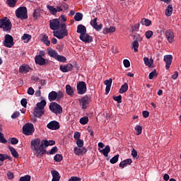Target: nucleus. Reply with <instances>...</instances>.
<instances>
[{"label": "nucleus", "mask_w": 181, "mask_h": 181, "mask_svg": "<svg viewBox=\"0 0 181 181\" xmlns=\"http://www.w3.org/2000/svg\"><path fill=\"white\" fill-rule=\"evenodd\" d=\"M113 100H115V101H117L118 103H122V96H121V95H119L118 96H115L113 97Z\"/></svg>", "instance_id": "nucleus-51"}, {"label": "nucleus", "mask_w": 181, "mask_h": 181, "mask_svg": "<svg viewBox=\"0 0 181 181\" xmlns=\"http://www.w3.org/2000/svg\"><path fill=\"white\" fill-rule=\"evenodd\" d=\"M48 54L49 56H50V57H53L54 59H56L58 54H57V51L54 50L52 48H49L48 49Z\"/></svg>", "instance_id": "nucleus-35"}, {"label": "nucleus", "mask_w": 181, "mask_h": 181, "mask_svg": "<svg viewBox=\"0 0 181 181\" xmlns=\"http://www.w3.org/2000/svg\"><path fill=\"white\" fill-rule=\"evenodd\" d=\"M7 177L9 180H12V179H13V177H15V175H13V173L8 171L7 173Z\"/></svg>", "instance_id": "nucleus-54"}, {"label": "nucleus", "mask_w": 181, "mask_h": 181, "mask_svg": "<svg viewBox=\"0 0 181 181\" xmlns=\"http://www.w3.org/2000/svg\"><path fill=\"white\" fill-rule=\"evenodd\" d=\"M4 46L6 47L11 48L12 46H13L14 42H13V37H12L9 34H6L4 37V41L3 42Z\"/></svg>", "instance_id": "nucleus-8"}, {"label": "nucleus", "mask_w": 181, "mask_h": 181, "mask_svg": "<svg viewBox=\"0 0 181 181\" xmlns=\"http://www.w3.org/2000/svg\"><path fill=\"white\" fill-rule=\"evenodd\" d=\"M15 13L16 18H18V19H28V8L25 6L17 8Z\"/></svg>", "instance_id": "nucleus-4"}, {"label": "nucleus", "mask_w": 181, "mask_h": 181, "mask_svg": "<svg viewBox=\"0 0 181 181\" xmlns=\"http://www.w3.org/2000/svg\"><path fill=\"white\" fill-rule=\"evenodd\" d=\"M105 86H106L105 88V94H109L110 91L111 90V86H112V78L107 79L104 81Z\"/></svg>", "instance_id": "nucleus-18"}, {"label": "nucleus", "mask_w": 181, "mask_h": 181, "mask_svg": "<svg viewBox=\"0 0 181 181\" xmlns=\"http://www.w3.org/2000/svg\"><path fill=\"white\" fill-rule=\"evenodd\" d=\"M16 2H18V0H7L6 4H8V6H11V8H13L15 5H16Z\"/></svg>", "instance_id": "nucleus-44"}, {"label": "nucleus", "mask_w": 181, "mask_h": 181, "mask_svg": "<svg viewBox=\"0 0 181 181\" xmlns=\"http://www.w3.org/2000/svg\"><path fill=\"white\" fill-rule=\"evenodd\" d=\"M7 141L5 139V137H4V134L2 132H0V143L1 144H6Z\"/></svg>", "instance_id": "nucleus-53"}, {"label": "nucleus", "mask_w": 181, "mask_h": 181, "mask_svg": "<svg viewBox=\"0 0 181 181\" xmlns=\"http://www.w3.org/2000/svg\"><path fill=\"white\" fill-rule=\"evenodd\" d=\"M47 8L49 11V12H50V13H52V15H57V8H54V6L47 5Z\"/></svg>", "instance_id": "nucleus-37"}, {"label": "nucleus", "mask_w": 181, "mask_h": 181, "mask_svg": "<svg viewBox=\"0 0 181 181\" xmlns=\"http://www.w3.org/2000/svg\"><path fill=\"white\" fill-rule=\"evenodd\" d=\"M156 76H158V74H156V70H153L149 74L148 78L149 80H152Z\"/></svg>", "instance_id": "nucleus-48"}, {"label": "nucleus", "mask_w": 181, "mask_h": 181, "mask_svg": "<svg viewBox=\"0 0 181 181\" xmlns=\"http://www.w3.org/2000/svg\"><path fill=\"white\" fill-rule=\"evenodd\" d=\"M79 103L82 106L83 110H86L88 107V104H90V100L88 97L85 96L79 99Z\"/></svg>", "instance_id": "nucleus-13"}, {"label": "nucleus", "mask_w": 181, "mask_h": 181, "mask_svg": "<svg viewBox=\"0 0 181 181\" xmlns=\"http://www.w3.org/2000/svg\"><path fill=\"white\" fill-rule=\"evenodd\" d=\"M119 158V154L115 156L112 158L110 159V163H112V165H114V163H117L118 162Z\"/></svg>", "instance_id": "nucleus-45"}, {"label": "nucleus", "mask_w": 181, "mask_h": 181, "mask_svg": "<svg viewBox=\"0 0 181 181\" xmlns=\"http://www.w3.org/2000/svg\"><path fill=\"white\" fill-rule=\"evenodd\" d=\"M19 115H21V113L19 112H16L11 115V118L13 119H16Z\"/></svg>", "instance_id": "nucleus-57"}, {"label": "nucleus", "mask_w": 181, "mask_h": 181, "mask_svg": "<svg viewBox=\"0 0 181 181\" xmlns=\"http://www.w3.org/2000/svg\"><path fill=\"white\" fill-rule=\"evenodd\" d=\"M59 69L63 73H69V71H71L73 70V65L71 64L61 65Z\"/></svg>", "instance_id": "nucleus-16"}, {"label": "nucleus", "mask_w": 181, "mask_h": 181, "mask_svg": "<svg viewBox=\"0 0 181 181\" xmlns=\"http://www.w3.org/2000/svg\"><path fill=\"white\" fill-rule=\"evenodd\" d=\"M135 129L137 132L136 135H141L142 134V127L137 125L136 126Z\"/></svg>", "instance_id": "nucleus-52"}, {"label": "nucleus", "mask_w": 181, "mask_h": 181, "mask_svg": "<svg viewBox=\"0 0 181 181\" xmlns=\"http://www.w3.org/2000/svg\"><path fill=\"white\" fill-rule=\"evenodd\" d=\"M74 19L76 22H80V21H81L83 19V13H76V15L74 17Z\"/></svg>", "instance_id": "nucleus-40"}, {"label": "nucleus", "mask_w": 181, "mask_h": 181, "mask_svg": "<svg viewBox=\"0 0 181 181\" xmlns=\"http://www.w3.org/2000/svg\"><path fill=\"white\" fill-rule=\"evenodd\" d=\"M132 156L133 158H138V151L135 150V148H133L132 151Z\"/></svg>", "instance_id": "nucleus-59"}, {"label": "nucleus", "mask_w": 181, "mask_h": 181, "mask_svg": "<svg viewBox=\"0 0 181 181\" xmlns=\"http://www.w3.org/2000/svg\"><path fill=\"white\" fill-rule=\"evenodd\" d=\"M19 71L23 74H26V73H29V71H30V66L27 64L21 65L20 66Z\"/></svg>", "instance_id": "nucleus-21"}, {"label": "nucleus", "mask_w": 181, "mask_h": 181, "mask_svg": "<svg viewBox=\"0 0 181 181\" xmlns=\"http://www.w3.org/2000/svg\"><path fill=\"white\" fill-rule=\"evenodd\" d=\"M79 39L85 43H91L93 42V37L91 35L85 33L83 35H79Z\"/></svg>", "instance_id": "nucleus-14"}, {"label": "nucleus", "mask_w": 181, "mask_h": 181, "mask_svg": "<svg viewBox=\"0 0 181 181\" xmlns=\"http://www.w3.org/2000/svg\"><path fill=\"white\" fill-rule=\"evenodd\" d=\"M22 39L24 40V43H28L30 39H32V36L29 34H24Z\"/></svg>", "instance_id": "nucleus-39"}, {"label": "nucleus", "mask_w": 181, "mask_h": 181, "mask_svg": "<svg viewBox=\"0 0 181 181\" xmlns=\"http://www.w3.org/2000/svg\"><path fill=\"white\" fill-rule=\"evenodd\" d=\"M172 13H173V7L172 5H168L165 9V15L166 16H171Z\"/></svg>", "instance_id": "nucleus-32"}, {"label": "nucleus", "mask_w": 181, "mask_h": 181, "mask_svg": "<svg viewBox=\"0 0 181 181\" xmlns=\"http://www.w3.org/2000/svg\"><path fill=\"white\" fill-rule=\"evenodd\" d=\"M37 107L34 109V115L37 118H40L41 115L45 114V107H46V100H42L37 103Z\"/></svg>", "instance_id": "nucleus-2"}, {"label": "nucleus", "mask_w": 181, "mask_h": 181, "mask_svg": "<svg viewBox=\"0 0 181 181\" xmlns=\"http://www.w3.org/2000/svg\"><path fill=\"white\" fill-rule=\"evenodd\" d=\"M0 28L3 29L4 32H9L11 29H12V23H11L8 17L0 19Z\"/></svg>", "instance_id": "nucleus-3"}, {"label": "nucleus", "mask_w": 181, "mask_h": 181, "mask_svg": "<svg viewBox=\"0 0 181 181\" xmlns=\"http://www.w3.org/2000/svg\"><path fill=\"white\" fill-rule=\"evenodd\" d=\"M30 179H31L30 175H26L23 177H21L19 181H30Z\"/></svg>", "instance_id": "nucleus-49"}, {"label": "nucleus", "mask_w": 181, "mask_h": 181, "mask_svg": "<svg viewBox=\"0 0 181 181\" xmlns=\"http://www.w3.org/2000/svg\"><path fill=\"white\" fill-rule=\"evenodd\" d=\"M49 110L54 114H62L63 112V107H61L60 105L57 104V103L52 102L49 104Z\"/></svg>", "instance_id": "nucleus-6"}, {"label": "nucleus", "mask_w": 181, "mask_h": 181, "mask_svg": "<svg viewBox=\"0 0 181 181\" xmlns=\"http://www.w3.org/2000/svg\"><path fill=\"white\" fill-rule=\"evenodd\" d=\"M132 163V160L131 158H127L122 162H120L119 166L124 169V168L127 167V165H131Z\"/></svg>", "instance_id": "nucleus-25"}, {"label": "nucleus", "mask_w": 181, "mask_h": 181, "mask_svg": "<svg viewBox=\"0 0 181 181\" xmlns=\"http://www.w3.org/2000/svg\"><path fill=\"white\" fill-rule=\"evenodd\" d=\"M54 36L57 37V39H63L65 36H67V30H59L57 31H53Z\"/></svg>", "instance_id": "nucleus-10"}, {"label": "nucleus", "mask_w": 181, "mask_h": 181, "mask_svg": "<svg viewBox=\"0 0 181 181\" xmlns=\"http://www.w3.org/2000/svg\"><path fill=\"white\" fill-rule=\"evenodd\" d=\"M42 146H44V148L45 146H52L54 145V144H56V141H54L53 140H49V141L42 140Z\"/></svg>", "instance_id": "nucleus-30"}, {"label": "nucleus", "mask_w": 181, "mask_h": 181, "mask_svg": "<svg viewBox=\"0 0 181 181\" xmlns=\"http://www.w3.org/2000/svg\"><path fill=\"white\" fill-rule=\"evenodd\" d=\"M76 32L77 33L80 34V36H83V35L87 33V28H86V26L80 24L77 26Z\"/></svg>", "instance_id": "nucleus-20"}, {"label": "nucleus", "mask_w": 181, "mask_h": 181, "mask_svg": "<svg viewBox=\"0 0 181 181\" xmlns=\"http://www.w3.org/2000/svg\"><path fill=\"white\" fill-rule=\"evenodd\" d=\"M74 152L75 155L79 156L81 155V153H86L87 152V149H86L85 147L80 148L78 147H74Z\"/></svg>", "instance_id": "nucleus-23"}, {"label": "nucleus", "mask_w": 181, "mask_h": 181, "mask_svg": "<svg viewBox=\"0 0 181 181\" xmlns=\"http://www.w3.org/2000/svg\"><path fill=\"white\" fill-rule=\"evenodd\" d=\"M57 98V92L52 91L48 95V99L49 101H55Z\"/></svg>", "instance_id": "nucleus-28"}, {"label": "nucleus", "mask_w": 181, "mask_h": 181, "mask_svg": "<svg viewBox=\"0 0 181 181\" xmlns=\"http://www.w3.org/2000/svg\"><path fill=\"white\" fill-rule=\"evenodd\" d=\"M42 12V10L39 8H35V10L33 12V18L36 20L40 16V13Z\"/></svg>", "instance_id": "nucleus-36"}, {"label": "nucleus", "mask_w": 181, "mask_h": 181, "mask_svg": "<svg viewBox=\"0 0 181 181\" xmlns=\"http://www.w3.org/2000/svg\"><path fill=\"white\" fill-rule=\"evenodd\" d=\"M18 142H19V141L16 138L11 139V144H12V145H16Z\"/></svg>", "instance_id": "nucleus-63"}, {"label": "nucleus", "mask_w": 181, "mask_h": 181, "mask_svg": "<svg viewBox=\"0 0 181 181\" xmlns=\"http://www.w3.org/2000/svg\"><path fill=\"white\" fill-rule=\"evenodd\" d=\"M127 91H128V83H124L120 88L119 93H120V94H124V93H127Z\"/></svg>", "instance_id": "nucleus-33"}, {"label": "nucleus", "mask_w": 181, "mask_h": 181, "mask_svg": "<svg viewBox=\"0 0 181 181\" xmlns=\"http://www.w3.org/2000/svg\"><path fill=\"white\" fill-rule=\"evenodd\" d=\"M132 49H134L135 52H138V47H139V42H138V40H134L132 43Z\"/></svg>", "instance_id": "nucleus-41"}, {"label": "nucleus", "mask_w": 181, "mask_h": 181, "mask_svg": "<svg viewBox=\"0 0 181 181\" xmlns=\"http://www.w3.org/2000/svg\"><path fill=\"white\" fill-rule=\"evenodd\" d=\"M140 23L144 26H151L152 21L149 19L142 18Z\"/></svg>", "instance_id": "nucleus-31"}, {"label": "nucleus", "mask_w": 181, "mask_h": 181, "mask_svg": "<svg viewBox=\"0 0 181 181\" xmlns=\"http://www.w3.org/2000/svg\"><path fill=\"white\" fill-rule=\"evenodd\" d=\"M138 29H139V23H136L133 27H132V30L133 32H136V30H138Z\"/></svg>", "instance_id": "nucleus-61"}, {"label": "nucleus", "mask_w": 181, "mask_h": 181, "mask_svg": "<svg viewBox=\"0 0 181 181\" xmlns=\"http://www.w3.org/2000/svg\"><path fill=\"white\" fill-rule=\"evenodd\" d=\"M76 145L78 148H83L84 146V141L79 139L76 141Z\"/></svg>", "instance_id": "nucleus-50"}, {"label": "nucleus", "mask_w": 181, "mask_h": 181, "mask_svg": "<svg viewBox=\"0 0 181 181\" xmlns=\"http://www.w3.org/2000/svg\"><path fill=\"white\" fill-rule=\"evenodd\" d=\"M54 159L56 162H62L63 160V156L60 154H57L54 156Z\"/></svg>", "instance_id": "nucleus-46"}, {"label": "nucleus", "mask_w": 181, "mask_h": 181, "mask_svg": "<svg viewBox=\"0 0 181 181\" xmlns=\"http://www.w3.org/2000/svg\"><path fill=\"white\" fill-rule=\"evenodd\" d=\"M90 25H92V27L97 30V32H100V30H101L103 29V24H100L98 25L97 23V18H94L93 20H92L90 21Z\"/></svg>", "instance_id": "nucleus-15"}, {"label": "nucleus", "mask_w": 181, "mask_h": 181, "mask_svg": "<svg viewBox=\"0 0 181 181\" xmlns=\"http://www.w3.org/2000/svg\"><path fill=\"white\" fill-rule=\"evenodd\" d=\"M80 136H81L80 132H76L74 133V139L78 140V139H80Z\"/></svg>", "instance_id": "nucleus-64"}, {"label": "nucleus", "mask_w": 181, "mask_h": 181, "mask_svg": "<svg viewBox=\"0 0 181 181\" xmlns=\"http://www.w3.org/2000/svg\"><path fill=\"white\" fill-rule=\"evenodd\" d=\"M55 60H57L58 62H61L62 63H66L67 62V59L66 57L63 55H59V54H57V57H55Z\"/></svg>", "instance_id": "nucleus-34"}, {"label": "nucleus", "mask_w": 181, "mask_h": 181, "mask_svg": "<svg viewBox=\"0 0 181 181\" xmlns=\"http://www.w3.org/2000/svg\"><path fill=\"white\" fill-rule=\"evenodd\" d=\"M9 151L13 158H19V154L18 153V151H16V149H15V148L9 147Z\"/></svg>", "instance_id": "nucleus-38"}, {"label": "nucleus", "mask_w": 181, "mask_h": 181, "mask_svg": "<svg viewBox=\"0 0 181 181\" xmlns=\"http://www.w3.org/2000/svg\"><path fill=\"white\" fill-rule=\"evenodd\" d=\"M123 64H124V67H126L127 69L131 66V63L129 62V60H128V59H124Z\"/></svg>", "instance_id": "nucleus-56"}, {"label": "nucleus", "mask_w": 181, "mask_h": 181, "mask_svg": "<svg viewBox=\"0 0 181 181\" xmlns=\"http://www.w3.org/2000/svg\"><path fill=\"white\" fill-rule=\"evenodd\" d=\"M98 151L100 153H103V155H104V156L107 157L108 156V153L110 152H111V147H110V146L107 145L105 146V147L100 150V148H98Z\"/></svg>", "instance_id": "nucleus-22"}, {"label": "nucleus", "mask_w": 181, "mask_h": 181, "mask_svg": "<svg viewBox=\"0 0 181 181\" xmlns=\"http://www.w3.org/2000/svg\"><path fill=\"white\" fill-rule=\"evenodd\" d=\"M49 28L52 30H57L60 28V21L57 18L50 20Z\"/></svg>", "instance_id": "nucleus-9"}, {"label": "nucleus", "mask_w": 181, "mask_h": 181, "mask_svg": "<svg viewBox=\"0 0 181 181\" xmlns=\"http://www.w3.org/2000/svg\"><path fill=\"white\" fill-rule=\"evenodd\" d=\"M61 8L62 9H64L65 11H67L69 9V5L66 4L65 2L62 3Z\"/></svg>", "instance_id": "nucleus-58"}, {"label": "nucleus", "mask_w": 181, "mask_h": 181, "mask_svg": "<svg viewBox=\"0 0 181 181\" xmlns=\"http://www.w3.org/2000/svg\"><path fill=\"white\" fill-rule=\"evenodd\" d=\"M66 93L68 95L73 97L74 95V88L71 87L70 85H66Z\"/></svg>", "instance_id": "nucleus-26"}, {"label": "nucleus", "mask_w": 181, "mask_h": 181, "mask_svg": "<svg viewBox=\"0 0 181 181\" xmlns=\"http://www.w3.org/2000/svg\"><path fill=\"white\" fill-rule=\"evenodd\" d=\"M114 32H115V27L110 26L109 28H103V33L104 35H107L108 33H114Z\"/></svg>", "instance_id": "nucleus-29"}, {"label": "nucleus", "mask_w": 181, "mask_h": 181, "mask_svg": "<svg viewBox=\"0 0 181 181\" xmlns=\"http://www.w3.org/2000/svg\"><path fill=\"white\" fill-rule=\"evenodd\" d=\"M30 146L34 155L37 158L43 156L46 153V148L43 146L42 141H40V139H33L30 142Z\"/></svg>", "instance_id": "nucleus-1"}, {"label": "nucleus", "mask_w": 181, "mask_h": 181, "mask_svg": "<svg viewBox=\"0 0 181 181\" xmlns=\"http://www.w3.org/2000/svg\"><path fill=\"white\" fill-rule=\"evenodd\" d=\"M51 174L52 175V181H60V174L57 170H52Z\"/></svg>", "instance_id": "nucleus-24"}, {"label": "nucleus", "mask_w": 181, "mask_h": 181, "mask_svg": "<svg viewBox=\"0 0 181 181\" xmlns=\"http://www.w3.org/2000/svg\"><path fill=\"white\" fill-rule=\"evenodd\" d=\"M172 60H173V57H172V55L164 56L163 61L165 62V67L167 70L170 68V64H172Z\"/></svg>", "instance_id": "nucleus-17"}, {"label": "nucleus", "mask_w": 181, "mask_h": 181, "mask_svg": "<svg viewBox=\"0 0 181 181\" xmlns=\"http://www.w3.org/2000/svg\"><path fill=\"white\" fill-rule=\"evenodd\" d=\"M68 181H81V178L78 177H71Z\"/></svg>", "instance_id": "nucleus-60"}, {"label": "nucleus", "mask_w": 181, "mask_h": 181, "mask_svg": "<svg viewBox=\"0 0 181 181\" xmlns=\"http://www.w3.org/2000/svg\"><path fill=\"white\" fill-rule=\"evenodd\" d=\"M79 122L81 124V125H86V124H88V117L86 116L81 117L79 120Z\"/></svg>", "instance_id": "nucleus-42"}, {"label": "nucleus", "mask_w": 181, "mask_h": 181, "mask_svg": "<svg viewBox=\"0 0 181 181\" xmlns=\"http://www.w3.org/2000/svg\"><path fill=\"white\" fill-rule=\"evenodd\" d=\"M144 64L146 66H148V67H152V65L153 64V59L145 57L144 58Z\"/></svg>", "instance_id": "nucleus-27"}, {"label": "nucleus", "mask_w": 181, "mask_h": 181, "mask_svg": "<svg viewBox=\"0 0 181 181\" xmlns=\"http://www.w3.org/2000/svg\"><path fill=\"white\" fill-rule=\"evenodd\" d=\"M35 63L39 64V66H45L46 64V59L39 54L35 57Z\"/></svg>", "instance_id": "nucleus-19"}, {"label": "nucleus", "mask_w": 181, "mask_h": 181, "mask_svg": "<svg viewBox=\"0 0 181 181\" xmlns=\"http://www.w3.org/2000/svg\"><path fill=\"white\" fill-rule=\"evenodd\" d=\"M47 128L52 131H57V129H60V124L57 121H52L47 124Z\"/></svg>", "instance_id": "nucleus-11"}, {"label": "nucleus", "mask_w": 181, "mask_h": 181, "mask_svg": "<svg viewBox=\"0 0 181 181\" xmlns=\"http://www.w3.org/2000/svg\"><path fill=\"white\" fill-rule=\"evenodd\" d=\"M47 39H49V37L47 35H44L42 40L45 43V45L47 46H50V41L48 40Z\"/></svg>", "instance_id": "nucleus-43"}, {"label": "nucleus", "mask_w": 181, "mask_h": 181, "mask_svg": "<svg viewBox=\"0 0 181 181\" xmlns=\"http://www.w3.org/2000/svg\"><path fill=\"white\" fill-rule=\"evenodd\" d=\"M145 36L146 39H151L153 36V32L152 30H148L145 33Z\"/></svg>", "instance_id": "nucleus-47"}, {"label": "nucleus", "mask_w": 181, "mask_h": 181, "mask_svg": "<svg viewBox=\"0 0 181 181\" xmlns=\"http://www.w3.org/2000/svg\"><path fill=\"white\" fill-rule=\"evenodd\" d=\"M76 89L78 94L83 95L87 93V84L84 81H80L77 83Z\"/></svg>", "instance_id": "nucleus-7"}, {"label": "nucleus", "mask_w": 181, "mask_h": 181, "mask_svg": "<svg viewBox=\"0 0 181 181\" xmlns=\"http://www.w3.org/2000/svg\"><path fill=\"white\" fill-rule=\"evenodd\" d=\"M35 132V127H33V124L32 123H26L23 127V134L24 135H33Z\"/></svg>", "instance_id": "nucleus-5"}, {"label": "nucleus", "mask_w": 181, "mask_h": 181, "mask_svg": "<svg viewBox=\"0 0 181 181\" xmlns=\"http://www.w3.org/2000/svg\"><path fill=\"white\" fill-rule=\"evenodd\" d=\"M21 104L24 108H26V105H28V100L26 98H23L21 101Z\"/></svg>", "instance_id": "nucleus-55"}, {"label": "nucleus", "mask_w": 181, "mask_h": 181, "mask_svg": "<svg viewBox=\"0 0 181 181\" xmlns=\"http://www.w3.org/2000/svg\"><path fill=\"white\" fill-rule=\"evenodd\" d=\"M28 94H29V95H33V94H35V90L33 89L32 87H30L28 90Z\"/></svg>", "instance_id": "nucleus-62"}, {"label": "nucleus", "mask_w": 181, "mask_h": 181, "mask_svg": "<svg viewBox=\"0 0 181 181\" xmlns=\"http://www.w3.org/2000/svg\"><path fill=\"white\" fill-rule=\"evenodd\" d=\"M165 37L169 43H173L175 42V34L172 30H167L165 32Z\"/></svg>", "instance_id": "nucleus-12"}]
</instances>
